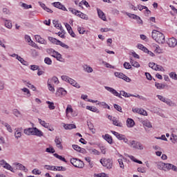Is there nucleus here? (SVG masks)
Returning <instances> with one entry per match:
<instances>
[{
    "mask_svg": "<svg viewBox=\"0 0 177 177\" xmlns=\"http://www.w3.org/2000/svg\"><path fill=\"white\" fill-rule=\"evenodd\" d=\"M24 133L28 136L32 135L33 136H38L39 138L44 136V133L37 127L25 129L24 130Z\"/></svg>",
    "mask_w": 177,
    "mask_h": 177,
    "instance_id": "obj_1",
    "label": "nucleus"
},
{
    "mask_svg": "<svg viewBox=\"0 0 177 177\" xmlns=\"http://www.w3.org/2000/svg\"><path fill=\"white\" fill-rule=\"evenodd\" d=\"M152 38L158 44H165V36L161 32L153 30L152 31Z\"/></svg>",
    "mask_w": 177,
    "mask_h": 177,
    "instance_id": "obj_2",
    "label": "nucleus"
},
{
    "mask_svg": "<svg viewBox=\"0 0 177 177\" xmlns=\"http://www.w3.org/2000/svg\"><path fill=\"white\" fill-rule=\"evenodd\" d=\"M129 145L131 147H133V149H136V150H143V149H145L143 144L139 141L130 140Z\"/></svg>",
    "mask_w": 177,
    "mask_h": 177,
    "instance_id": "obj_3",
    "label": "nucleus"
},
{
    "mask_svg": "<svg viewBox=\"0 0 177 177\" xmlns=\"http://www.w3.org/2000/svg\"><path fill=\"white\" fill-rule=\"evenodd\" d=\"M70 161L71 164H72L73 167H75V168H82L83 167H84V162L78 158H71Z\"/></svg>",
    "mask_w": 177,
    "mask_h": 177,
    "instance_id": "obj_4",
    "label": "nucleus"
},
{
    "mask_svg": "<svg viewBox=\"0 0 177 177\" xmlns=\"http://www.w3.org/2000/svg\"><path fill=\"white\" fill-rule=\"evenodd\" d=\"M100 163L103 167H106L107 169H111V168H113V160L110 158L101 159Z\"/></svg>",
    "mask_w": 177,
    "mask_h": 177,
    "instance_id": "obj_5",
    "label": "nucleus"
},
{
    "mask_svg": "<svg viewBox=\"0 0 177 177\" xmlns=\"http://www.w3.org/2000/svg\"><path fill=\"white\" fill-rule=\"evenodd\" d=\"M111 133H113V135L116 136L117 139H118L119 140H123L124 143H128V138H125L124 135L120 134L118 132L114 131H111Z\"/></svg>",
    "mask_w": 177,
    "mask_h": 177,
    "instance_id": "obj_6",
    "label": "nucleus"
},
{
    "mask_svg": "<svg viewBox=\"0 0 177 177\" xmlns=\"http://www.w3.org/2000/svg\"><path fill=\"white\" fill-rule=\"evenodd\" d=\"M114 75L118 77V78H121L122 80H124V81H126V82H131V78H129L122 73L115 72Z\"/></svg>",
    "mask_w": 177,
    "mask_h": 177,
    "instance_id": "obj_7",
    "label": "nucleus"
},
{
    "mask_svg": "<svg viewBox=\"0 0 177 177\" xmlns=\"http://www.w3.org/2000/svg\"><path fill=\"white\" fill-rule=\"evenodd\" d=\"M104 88L106 91H108L109 92H111V93L114 95V96H117L118 97H120V99H122L121 94L118 93V92H117L115 89L109 86H104Z\"/></svg>",
    "mask_w": 177,
    "mask_h": 177,
    "instance_id": "obj_8",
    "label": "nucleus"
},
{
    "mask_svg": "<svg viewBox=\"0 0 177 177\" xmlns=\"http://www.w3.org/2000/svg\"><path fill=\"white\" fill-rule=\"evenodd\" d=\"M62 125L64 128V129H66V131L75 129V128H77V127L74 124L62 123Z\"/></svg>",
    "mask_w": 177,
    "mask_h": 177,
    "instance_id": "obj_9",
    "label": "nucleus"
},
{
    "mask_svg": "<svg viewBox=\"0 0 177 177\" xmlns=\"http://www.w3.org/2000/svg\"><path fill=\"white\" fill-rule=\"evenodd\" d=\"M167 44L170 48H175V46L177 45V40L175 39V37H171L169 39Z\"/></svg>",
    "mask_w": 177,
    "mask_h": 177,
    "instance_id": "obj_10",
    "label": "nucleus"
},
{
    "mask_svg": "<svg viewBox=\"0 0 177 177\" xmlns=\"http://www.w3.org/2000/svg\"><path fill=\"white\" fill-rule=\"evenodd\" d=\"M55 142L56 143V146L58 149L61 150L63 149V145H62V138L59 137H55Z\"/></svg>",
    "mask_w": 177,
    "mask_h": 177,
    "instance_id": "obj_11",
    "label": "nucleus"
},
{
    "mask_svg": "<svg viewBox=\"0 0 177 177\" xmlns=\"http://www.w3.org/2000/svg\"><path fill=\"white\" fill-rule=\"evenodd\" d=\"M53 5L55 8H57L58 9H61V10H67L66 7L62 4L60 2H54Z\"/></svg>",
    "mask_w": 177,
    "mask_h": 177,
    "instance_id": "obj_12",
    "label": "nucleus"
},
{
    "mask_svg": "<svg viewBox=\"0 0 177 177\" xmlns=\"http://www.w3.org/2000/svg\"><path fill=\"white\" fill-rule=\"evenodd\" d=\"M97 12L100 19H102V20H103L104 21H106V15H104L103 11H102V10L97 8Z\"/></svg>",
    "mask_w": 177,
    "mask_h": 177,
    "instance_id": "obj_13",
    "label": "nucleus"
},
{
    "mask_svg": "<svg viewBox=\"0 0 177 177\" xmlns=\"http://www.w3.org/2000/svg\"><path fill=\"white\" fill-rule=\"evenodd\" d=\"M35 38L39 44H43L44 45H46V41L44 39V38L41 37V36L37 35L35 36Z\"/></svg>",
    "mask_w": 177,
    "mask_h": 177,
    "instance_id": "obj_14",
    "label": "nucleus"
},
{
    "mask_svg": "<svg viewBox=\"0 0 177 177\" xmlns=\"http://www.w3.org/2000/svg\"><path fill=\"white\" fill-rule=\"evenodd\" d=\"M155 164L158 169H161L162 171H165V163L162 162H156Z\"/></svg>",
    "mask_w": 177,
    "mask_h": 177,
    "instance_id": "obj_15",
    "label": "nucleus"
},
{
    "mask_svg": "<svg viewBox=\"0 0 177 177\" xmlns=\"http://www.w3.org/2000/svg\"><path fill=\"white\" fill-rule=\"evenodd\" d=\"M1 162H5L3 168H5L6 169H8V171H10L11 172H15V171L13 170V167H12V166L9 165V163L5 162V160H1Z\"/></svg>",
    "mask_w": 177,
    "mask_h": 177,
    "instance_id": "obj_16",
    "label": "nucleus"
},
{
    "mask_svg": "<svg viewBox=\"0 0 177 177\" xmlns=\"http://www.w3.org/2000/svg\"><path fill=\"white\" fill-rule=\"evenodd\" d=\"M102 138L104 139V140H106L109 145H111L113 143V138L109 134H105V136H102Z\"/></svg>",
    "mask_w": 177,
    "mask_h": 177,
    "instance_id": "obj_17",
    "label": "nucleus"
},
{
    "mask_svg": "<svg viewBox=\"0 0 177 177\" xmlns=\"http://www.w3.org/2000/svg\"><path fill=\"white\" fill-rule=\"evenodd\" d=\"M127 126L128 127V128H133V127H135V121H133L131 118H127Z\"/></svg>",
    "mask_w": 177,
    "mask_h": 177,
    "instance_id": "obj_18",
    "label": "nucleus"
},
{
    "mask_svg": "<svg viewBox=\"0 0 177 177\" xmlns=\"http://www.w3.org/2000/svg\"><path fill=\"white\" fill-rule=\"evenodd\" d=\"M15 165L18 166V167H17V169H19L20 171H24V172H27L28 171V169H27V168H26L24 167V165H21V163H15Z\"/></svg>",
    "mask_w": 177,
    "mask_h": 177,
    "instance_id": "obj_19",
    "label": "nucleus"
},
{
    "mask_svg": "<svg viewBox=\"0 0 177 177\" xmlns=\"http://www.w3.org/2000/svg\"><path fill=\"white\" fill-rule=\"evenodd\" d=\"M155 86L157 88V89H165V88H168L167 84H160L158 82L155 83Z\"/></svg>",
    "mask_w": 177,
    "mask_h": 177,
    "instance_id": "obj_20",
    "label": "nucleus"
},
{
    "mask_svg": "<svg viewBox=\"0 0 177 177\" xmlns=\"http://www.w3.org/2000/svg\"><path fill=\"white\" fill-rule=\"evenodd\" d=\"M48 38L50 42H52V44H55V45H59V44L60 43V41L55 37H48Z\"/></svg>",
    "mask_w": 177,
    "mask_h": 177,
    "instance_id": "obj_21",
    "label": "nucleus"
},
{
    "mask_svg": "<svg viewBox=\"0 0 177 177\" xmlns=\"http://www.w3.org/2000/svg\"><path fill=\"white\" fill-rule=\"evenodd\" d=\"M17 59L24 66H28V62L24 60L21 57L17 56Z\"/></svg>",
    "mask_w": 177,
    "mask_h": 177,
    "instance_id": "obj_22",
    "label": "nucleus"
},
{
    "mask_svg": "<svg viewBox=\"0 0 177 177\" xmlns=\"http://www.w3.org/2000/svg\"><path fill=\"white\" fill-rule=\"evenodd\" d=\"M130 63L133 67H136L137 68L140 67V64H139V62L134 61L132 59V58H130Z\"/></svg>",
    "mask_w": 177,
    "mask_h": 177,
    "instance_id": "obj_23",
    "label": "nucleus"
},
{
    "mask_svg": "<svg viewBox=\"0 0 177 177\" xmlns=\"http://www.w3.org/2000/svg\"><path fill=\"white\" fill-rule=\"evenodd\" d=\"M87 110H90V111H93V113H99V110L96 108V106H87L86 107Z\"/></svg>",
    "mask_w": 177,
    "mask_h": 177,
    "instance_id": "obj_24",
    "label": "nucleus"
},
{
    "mask_svg": "<svg viewBox=\"0 0 177 177\" xmlns=\"http://www.w3.org/2000/svg\"><path fill=\"white\" fill-rule=\"evenodd\" d=\"M46 104H48V109L50 110H55V109H56V106H55V103L50 101H46Z\"/></svg>",
    "mask_w": 177,
    "mask_h": 177,
    "instance_id": "obj_25",
    "label": "nucleus"
},
{
    "mask_svg": "<svg viewBox=\"0 0 177 177\" xmlns=\"http://www.w3.org/2000/svg\"><path fill=\"white\" fill-rule=\"evenodd\" d=\"M119 95H120V96L122 95V96H124V97H131V96H134L133 94H129L124 91H121Z\"/></svg>",
    "mask_w": 177,
    "mask_h": 177,
    "instance_id": "obj_26",
    "label": "nucleus"
},
{
    "mask_svg": "<svg viewBox=\"0 0 177 177\" xmlns=\"http://www.w3.org/2000/svg\"><path fill=\"white\" fill-rule=\"evenodd\" d=\"M54 157H55L56 158H58V160H60L61 161H64V162H67V160H66V158H64L62 156H59L57 153H54L53 154Z\"/></svg>",
    "mask_w": 177,
    "mask_h": 177,
    "instance_id": "obj_27",
    "label": "nucleus"
},
{
    "mask_svg": "<svg viewBox=\"0 0 177 177\" xmlns=\"http://www.w3.org/2000/svg\"><path fill=\"white\" fill-rule=\"evenodd\" d=\"M25 39L27 41V42L30 43V45L32 46H34V41H32V40H31V37L28 35H25Z\"/></svg>",
    "mask_w": 177,
    "mask_h": 177,
    "instance_id": "obj_28",
    "label": "nucleus"
},
{
    "mask_svg": "<svg viewBox=\"0 0 177 177\" xmlns=\"http://www.w3.org/2000/svg\"><path fill=\"white\" fill-rule=\"evenodd\" d=\"M142 124L144 127H147V128H151L153 126H151V123L149 120H144L142 122Z\"/></svg>",
    "mask_w": 177,
    "mask_h": 177,
    "instance_id": "obj_29",
    "label": "nucleus"
},
{
    "mask_svg": "<svg viewBox=\"0 0 177 177\" xmlns=\"http://www.w3.org/2000/svg\"><path fill=\"white\" fill-rule=\"evenodd\" d=\"M15 131H16L15 133V137L16 138V139L21 138V132L20 131V130H19V129H16Z\"/></svg>",
    "mask_w": 177,
    "mask_h": 177,
    "instance_id": "obj_30",
    "label": "nucleus"
},
{
    "mask_svg": "<svg viewBox=\"0 0 177 177\" xmlns=\"http://www.w3.org/2000/svg\"><path fill=\"white\" fill-rule=\"evenodd\" d=\"M57 93L60 95H67V91L63 88H59L57 91Z\"/></svg>",
    "mask_w": 177,
    "mask_h": 177,
    "instance_id": "obj_31",
    "label": "nucleus"
},
{
    "mask_svg": "<svg viewBox=\"0 0 177 177\" xmlns=\"http://www.w3.org/2000/svg\"><path fill=\"white\" fill-rule=\"evenodd\" d=\"M170 140H171L172 143H177V136L176 134L172 133L170 138Z\"/></svg>",
    "mask_w": 177,
    "mask_h": 177,
    "instance_id": "obj_32",
    "label": "nucleus"
},
{
    "mask_svg": "<svg viewBox=\"0 0 177 177\" xmlns=\"http://www.w3.org/2000/svg\"><path fill=\"white\" fill-rule=\"evenodd\" d=\"M47 85H48V89H49V91H50V92H55V87L52 85L50 80H48Z\"/></svg>",
    "mask_w": 177,
    "mask_h": 177,
    "instance_id": "obj_33",
    "label": "nucleus"
},
{
    "mask_svg": "<svg viewBox=\"0 0 177 177\" xmlns=\"http://www.w3.org/2000/svg\"><path fill=\"white\" fill-rule=\"evenodd\" d=\"M53 24L54 25V27H55V28H57V30H59V28H62V24H59V21L53 20Z\"/></svg>",
    "mask_w": 177,
    "mask_h": 177,
    "instance_id": "obj_34",
    "label": "nucleus"
},
{
    "mask_svg": "<svg viewBox=\"0 0 177 177\" xmlns=\"http://www.w3.org/2000/svg\"><path fill=\"white\" fill-rule=\"evenodd\" d=\"M170 78H171L172 80H174L175 81H177V75H176V73L175 72H171L169 74Z\"/></svg>",
    "mask_w": 177,
    "mask_h": 177,
    "instance_id": "obj_35",
    "label": "nucleus"
},
{
    "mask_svg": "<svg viewBox=\"0 0 177 177\" xmlns=\"http://www.w3.org/2000/svg\"><path fill=\"white\" fill-rule=\"evenodd\" d=\"M164 103H166V104H167L168 106H175V103H174L172 102V100L168 99V98H166V100H165V102Z\"/></svg>",
    "mask_w": 177,
    "mask_h": 177,
    "instance_id": "obj_36",
    "label": "nucleus"
},
{
    "mask_svg": "<svg viewBox=\"0 0 177 177\" xmlns=\"http://www.w3.org/2000/svg\"><path fill=\"white\" fill-rule=\"evenodd\" d=\"M3 125H4V127H6L7 131H8V132H13V130H12V127H10V125L6 122L3 123Z\"/></svg>",
    "mask_w": 177,
    "mask_h": 177,
    "instance_id": "obj_37",
    "label": "nucleus"
},
{
    "mask_svg": "<svg viewBox=\"0 0 177 177\" xmlns=\"http://www.w3.org/2000/svg\"><path fill=\"white\" fill-rule=\"evenodd\" d=\"M44 168L46 169H48V171H55V169H56V166H50V165H46L44 166Z\"/></svg>",
    "mask_w": 177,
    "mask_h": 177,
    "instance_id": "obj_38",
    "label": "nucleus"
},
{
    "mask_svg": "<svg viewBox=\"0 0 177 177\" xmlns=\"http://www.w3.org/2000/svg\"><path fill=\"white\" fill-rule=\"evenodd\" d=\"M21 91H22V92H24V93H26V95L28 97H30V96H31V93H30V90L28 88H21Z\"/></svg>",
    "mask_w": 177,
    "mask_h": 177,
    "instance_id": "obj_39",
    "label": "nucleus"
},
{
    "mask_svg": "<svg viewBox=\"0 0 177 177\" xmlns=\"http://www.w3.org/2000/svg\"><path fill=\"white\" fill-rule=\"evenodd\" d=\"M46 153H50V154H53L54 153H55L56 151L52 147H50L49 148L46 149Z\"/></svg>",
    "mask_w": 177,
    "mask_h": 177,
    "instance_id": "obj_40",
    "label": "nucleus"
},
{
    "mask_svg": "<svg viewBox=\"0 0 177 177\" xmlns=\"http://www.w3.org/2000/svg\"><path fill=\"white\" fill-rule=\"evenodd\" d=\"M94 176H96V177H109V174H106V173H100V174H95Z\"/></svg>",
    "mask_w": 177,
    "mask_h": 177,
    "instance_id": "obj_41",
    "label": "nucleus"
},
{
    "mask_svg": "<svg viewBox=\"0 0 177 177\" xmlns=\"http://www.w3.org/2000/svg\"><path fill=\"white\" fill-rule=\"evenodd\" d=\"M44 63L48 64V66H50L52 64V59L47 57L44 59Z\"/></svg>",
    "mask_w": 177,
    "mask_h": 177,
    "instance_id": "obj_42",
    "label": "nucleus"
},
{
    "mask_svg": "<svg viewBox=\"0 0 177 177\" xmlns=\"http://www.w3.org/2000/svg\"><path fill=\"white\" fill-rule=\"evenodd\" d=\"M55 171H67V168H66L64 167H62V166H57V167H55Z\"/></svg>",
    "mask_w": 177,
    "mask_h": 177,
    "instance_id": "obj_43",
    "label": "nucleus"
},
{
    "mask_svg": "<svg viewBox=\"0 0 177 177\" xmlns=\"http://www.w3.org/2000/svg\"><path fill=\"white\" fill-rule=\"evenodd\" d=\"M21 6L24 9H31L32 8V6L28 5L27 3H22Z\"/></svg>",
    "mask_w": 177,
    "mask_h": 177,
    "instance_id": "obj_44",
    "label": "nucleus"
},
{
    "mask_svg": "<svg viewBox=\"0 0 177 177\" xmlns=\"http://www.w3.org/2000/svg\"><path fill=\"white\" fill-rule=\"evenodd\" d=\"M114 109H115V110H117L118 111H120V113H122V108L121 107V106L115 104L113 105Z\"/></svg>",
    "mask_w": 177,
    "mask_h": 177,
    "instance_id": "obj_45",
    "label": "nucleus"
},
{
    "mask_svg": "<svg viewBox=\"0 0 177 177\" xmlns=\"http://www.w3.org/2000/svg\"><path fill=\"white\" fill-rule=\"evenodd\" d=\"M172 165H173L171 163H165V171H167V169H171Z\"/></svg>",
    "mask_w": 177,
    "mask_h": 177,
    "instance_id": "obj_46",
    "label": "nucleus"
},
{
    "mask_svg": "<svg viewBox=\"0 0 177 177\" xmlns=\"http://www.w3.org/2000/svg\"><path fill=\"white\" fill-rule=\"evenodd\" d=\"M5 26L7 28H12V22L10 20H6Z\"/></svg>",
    "mask_w": 177,
    "mask_h": 177,
    "instance_id": "obj_47",
    "label": "nucleus"
},
{
    "mask_svg": "<svg viewBox=\"0 0 177 177\" xmlns=\"http://www.w3.org/2000/svg\"><path fill=\"white\" fill-rule=\"evenodd\" d=\"M87 125L90 131H91L93 133H95V131H93V124H92L91 122H87Z\"/></svg>",
    "mask_w": 177,
    "mask_h": 177,
    "instance_id": "obj_48",
    "label": "nucleus"
},
{
    "mask_svg": "<svg viewBox=\"0 0 177 177\" xmlns=\"http://www.w3.org/2000/svg\"><path fill=\"white\" fill-rule=\"evenodd\" d=\"M126 15L131 19H133L134 20H136V18L138 17V15H134V14H131L129 12H127Z\"/></svg>",
    "mask_w": 177,
    "mask_h": 177,
    "instance_id": "obj_49",
    "label": "nucleus"
},
{
    "mask_svg": "<svg viewBox=\"0 0 177 177\" xmlns=\"http://www.w3.org/2000/svg\"><path fill=\"white\" fill-rule=\"evenodd\" d=\"M100 31H101V32H109V31H114V30L113 29L109 28H102L100 29Z\"/></svg>",
    "mask_w": 177,
    "mask_h": 177,
    "instance_id": "obj_50",
    "label": "nucleus"
},
{
    "mask_svg": "<svg viewBox=\"0 0 177 177\" xmlns=\"http://www.w3.org/2000/svg\"><path fill=\"white\" fill-rule=\"evenodd\" d=\"M13 114L15 117H20L21 115V113H20L17 109L13 110Z\"/></svg>",
    "mask_w": 177,
    "mask_h": 177,
    "instance_id": "obj_51",
    "label": "nucleus"
},
{
    "mask_svg": "<svg viewBox=\"0 0 177 177\" xmlns=\"http://www.w3.org/2000/svg\"><path fill=\"white\" fill-rule=\"evenodd\" d=\"M102 64H104V66H106V67L107 68H114L113 66H112L111 64H110L104 61L102 62Z\"/></svg>",
    "mask_w": 177,
    "mask_h": 177,
    "instance_id": "obj_52",
    "label": "nucleus"
},
{
    "mask_svg": "<svg viewBox=\"0 0 177 177\" xmlns=\"http://www.w3.org/2000/svg\"><path fill=\"white\" fill-rule=\"evenodd\" d=\"M56 53V57L55 59H57V60H58L59 62H62V59H63L62 57V55L60 53H59L57 51H55Z\"/></svg>",
    "mask_w": 177,
    "mask_h": 177,
    "instance_id": "obj_53",
    "label": "nucleus"
},
{
    "mask_svg": "<svg viewBox=\"0 0 177 177\" xmlns=\"http://www.w3.org/2000/svg\"><path fill=\"white\" fill-rule=\"evenodd\" d=\"M124 68H126L127 70H129L131 68H132V66H131V64H129V63L128 62H124L123 64Z\"/></svg>",
    "mask_w": 177,
    "mask_h": 177,
    "instance_id": "obj_54",
    "label": "nucleus"
},
{
    "mask_svg": "<svg viewBox=\"0 0 177 177\" xmlns=\"http://www.w3.org/2000/svg\"><path fill=\"white\" fill-rule=\"evenodd\" d=\"M113 124L116 127H122V123L119 122L118 120H113Z\"/></svg>",
    "mask_w": 177,
    "mask_h": 177,
    "instance_id": "obj_55",
    "label": "nucleus"
},
{
    "mask_svg": "<svg viewBox=\"0 0 177 177\" xmlns=\"http://www.w3.org/2000/svg\"><path fill=\"white\" fill-rule=\"evenodd\" d=\"M138 114H140L141 115L147 116V111H146L143 109H140V112H139Z\"/></svg>",
    "mask_w": 177,
    "mask_h": 177,
    "instance_id": "obj_56",
    "label": "nucleus"
},
{
    "mask_svg": "<svg viewBox=\"0 0 177 177\" xmlns=\"http://www.w3.org/2000/svg\"><path fill=\"white\" fill-rule=\"evenodd\" d=\"M30 68L32 70V71H35L39 69V66L38 65H30Z\"/></svg>",
    "mask_w": 177,
    "mask_h": 177,
    "instance_id": "obj_57",
    "label": "nucleus"
},
{
    "mask_svg": "<svg viewBox=\"0 0 177 177\" xmlns=\"http://www.w3.org/2000/svg\"><path fill=\"white\" fill-rule=\"evenodd\" d=\"M32 174L35 175H41V172L38 169H35L32 171Z\"/></svg>",
    "mask_w": 177,
    "mask_h": 177,
    "instance_id": "obj_58",
    "label": "nucleus"
},
{
    "mask_svg": "<svg viewBox=\"0 0 177 177\" xmlns=\"http://www.w3.org/2000/svg\"><path fill=\"white\" fill-rule=\"evenodd\" d=\"M61 78L62 81H65L66 82H68L70 80V77L67 75H62Z\"/></svg>",
    "mask_w": 177,
    "mask_h": 177,
    "instance_id": "obj_59",
    "label": "nucleus"
},
{
    "mask_svg": "<svg viewBox=\"0 0 177 177\" xmlns=\"http://www.w3.org/2000/svg\"><path fill=\"white\" fill-rule=\"evenodd\" d=\"M84 70H85V71H86V73H92V71H93V69L92 68V67L87 66H86V67H84Z\"/></svg>",
    "mask_w": 177,
    "mask_h": 177,
    "instance_id": "obj_60",
    "label": "nucleus"
},
{
    "mask_svg": "<svg viewBox=\"0 0 177 177\" xmlns=\"http://www.w3.org/2000/svg\"><path fill=\"white\" fill-rule=\"evenodd\" d=\"M50 81H53V82L56 84H59V79L56 76L53 77Z\"/></svg>",
    "mask_w": 177,
    "mask_h": 177,
    "instance_id": "obj_61",
    "label": "nucleus"
},
{
    "mask_svg": "<svg viewBox=\"0 0 177 177\" xmlns=\"http://www.w3.org/2000/svg\"><path fill=\"white\" fill-rule=\"evenodd\" d=\"M58 45H59L62 48H64L65 49H68V48H70L67 44H66L62 41H59Z\"/></svg>",
    "mask_w": 177,
    "mask_h": 177,
    "instance_id": "obj_62",
    "label": "nucleus"
},
{
    "mask_svg": "<svg viewBox=\"0 0 177 177\" xmlns=\"http://www.w3.org/2000/svg\"><path fill=\"white\" fill-rule=\"evenodd\" d=\"M66 114H68V113H73V108H71V105H68L66 110Z\"/></svg>",
    "mask_w": 177,
    "mask_h": 177,
    "instance_id": "obj_63",
    "label": "nucleus"
},
{
    "mask_svg": "<svg viewBox=\"0 0 177 177\" xmlns=\"http://www.w3.org/2000/svg\"><path fill=\"white\" fill-rule=\"evenodd\" d=\"M77 31L80 34L85 33V29L84 28H81V27L77 28Z\"/></svg>",
    "mask_w": 177,
    "mask_h": 177,
    "instance_id": "obj_64",
    "label": "nucleus"
}]
</instances>
